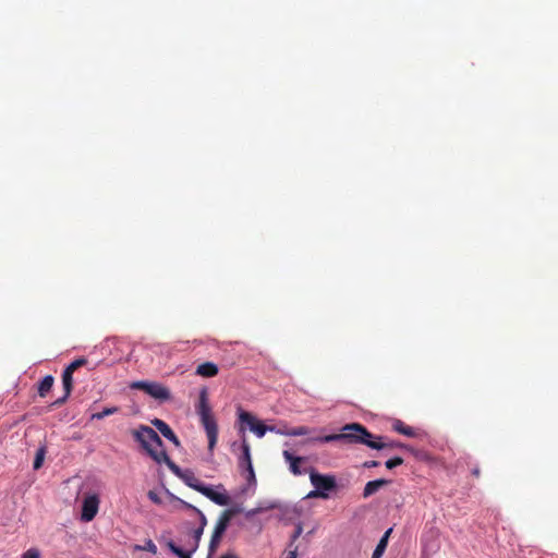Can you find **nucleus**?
<instances>
[{
    "label": "nucleus",
    "mask_w": 558,
    "mask_h": 558,
    "mask_svg": "<svg viewBox=\"0 0 558 558\" xmlns=\"http://www.w3.org/2000/svg\"><path fill=\"white\" fill-rule=\"evenodd\" d=\"M337 440H347L350 444H362L376 450L387 448H407L405 445L398 441H384L383 436H374L362 424L359 423H351L344 425L340 434L314 436L310 437L304 442H332Z\"/></svg>",
    "instance_id": "f257e3e1"
},
{
    "label": "nucleus",
    "mask_w": 558,
    "mask_h": 558,
    "mask_svg": "<svg viewBox=\"0 0 558 558\" xmlns=\"http://www.w3.org/2000/svg\"><path fill=\"white\" fill-rule=\"evenodd\" d=\"M167 466L171 470L173 474L181 478L185 485L201 493L215 504L219 506H227L230 502V498L227 494L217 493L210 486H207L204 483H202L192 470H182L172 460L169 461Z\"/></svg>",
    "instance_id": "f03ea898"
},
{
    "label": "nucleus",
    "mask_w": 558,
    "mask_h": 558,
    "mask_svg": "<svg viewBox=\"0 0 558 558\" xmlns=\"http://www.w3.org/2000/svg\"><path fill=\"white\" fill-rule=\"evenodd\" d=\"M133 437L141 444L148 456L157 463L168 464L171 460L163 449V442L159 435L149 426L141 425L132 432Z\"/></svg>",
    "instance_id": "7ed1b4c3"
},
{
    "label": "nucleus",
    "mask_w": 558,
    "mask_h": 558,
    "mask_svg": "<svg viewBox=\"0 0 558 558\" xmlns=\"http://www.w3.org/2000/svg\"><path fill=\"white\" fill-rule=\"evenodd\" d=\"M196 413L199 416L201 424L203 425L208 438V450L213 452L218 440V425L214 414L211 413L208 392L205 388L199 392Z\"/></svg>",
    "instance_id": "20e7f679"
},
{
    "label": "nucleus",
    "mask_w": 558,
    "mask_h": 558,
    "mask_svg": "<svg viewBox=\"0 0 558 558\" xmlns=\"http://www.w3.org/2000/svg\"><path fill=\"white\" fill-rule=\"evenodd\" d=\"M130 388L134 390H142L160 402H165L171 399L170 390L157 381L137 380L131 383Z\"/></svg>",
    "instance_id": "39448f33"
},
{
    "label": "nucleus",
    "mask_w": 558,
    "mask_h": 558,
    "mask_svg": "<svg viewBox=\"0 0 558 558\" xmlns=\"http://www.w3.org/2000/svg\"><path fill=\"white\" fill-rule=\"evenodd\" d=\"M242 453L239 457V468L241 469L243 475L250 484L256 483L255 472L253 469L252 458H251V447L250 444L243 439L241 444Z\"/></svg>",
    "instance_id": "423d86ee"
},
{
    "label": "nucleus",
    "mask_w": 558,
    "mask_h": 558,
    "mask_svg": "<svg viewBox=\"0 0 558 558\" xmlns=\"http://www.w3.org/2000/svg\"><path fill=\"white\" fill-rule=\"evenodd\" d=\"M310 480L312 485L323 495H329L328 492H332L337 487L336 477L333 475L320 474L312 471L310 473Z\"/></svg>",
    "instance_id": "0eeeda50"
},
{
    "label": "nucleus",
    "mask_w": 558,
    "mask_h": 558,
    "mask_svg": "<svg viewBox=\"0 0 558 558\" xmlns=\"http://www.w3.org/2000/svg\"><path fill=\"white\" fill-rule=\"evenodd\" d=\"M232 512L230 510H226L222 512L221 517L219 518L218 522L216 523L215 530L213 532L210 543H209V550L213 553L216 550L217 546L220 543V539L226 532L228 524L231 520Z\"/></svg>",
    "instance_id": "6e6552de"
},
{
    "label": "nucleus",
    "mask_w": 558,
    "mask_h": 558,
    "mask_svg": "<svg viewBox=\"0 0 558 558\" xmlns=\"http://www.w3.org/2000/svg\"><path fill=\"white\" fill-rule=\"evenodd\" d=\"M239 418L242 423L247 424L250 429L259 438L264 437L267 430H275V426H266L264 423L256 421L248 412L240 411Z\"/></svg>",
    "instance_id": "1a4fd4ad"
},
{
    "label": "nucleus",
    "mask_w": 558,
    "mask_h": 558,
    "mask_svg": "<svg viewBox=\"0 0 558 558\" xmlns=\"http://www.w3.org/2000/svg\"><path fill=\"white\" fill-rule=\"evenodd\" d=\"M99 508V498L96 495H89L85 497L82 505V514L81 518L85 522L92 521Z\"/></svg>",
    "instance_id": "9d476101"
},
{
    "label": "nucleus",
    "mask_w": 558,
    "mask_h": 558,
    "mask_svg": "<svg viewBox=\"0 0 558 558\" xmlns=\"http://www.w3.org/2000/svg\"><path fill=\"white\" fill-rule=\"evenodd\" d=\"M151 423L160 432V434L170 440L175 447L179 448L181 446L179 438L166 422L159 418H155Z\"/></svg>",
    "instance_id": "9b49d317"
},
{
    "label": "nucleus",
    "mask_w": 558,
    "mask_h": 558,
    "mask_svg": "<svg viewBox=\"0 0 558 558\" xmlns=\"http://www.w3.org/2000/svg\"><path fill=\"white\" fill-rule=\"evenodd\" d=\"M282 456H283L286 462L289 463V469H290L291 473L293 475H301L302 470L300 468V464L302 462H304L305 459L303 457H295L289 450H284L282 452Z\"/></svg>",
    "instance_id": "f8f14e48"
},
{
    "label": "nucleus",
    "mask_w": 558,
    "mask_h": 558,
    "mask_svg": "<svg viewBox=\"0 0 558 558\" xmlns=\"http://www.w3.org/2000/svg\"><path fill=\"white\" fill-rule=\"evenodd\" d=\"M390 484V481L389 480H384V478H379V480H375V481H369L366 483L365 487H364V490H363V497L364 498H368L371 497L372 495L376 494L380 488L387 486Z\"/></svg>",
    "instance_id": "ddd939ff"
},
{
    "label": "nucleus",
    "mask_w": 558,
    "mask_h": 558,
    "mask_svg": "<svg viewBox=\"0 0 558 558\" xmlns=\"http://www.w3.org/2000/svg\"><path fill=\"white\" fill-rule=\"evenodd\" d=\"M218 372H219L218 366L213 362L202 363L196 367V371H195L196 375L205 377V378L215 377L216 375H218Z\"/></svg>",
    "instance_id": "4468645a"
},
{
    "label": "nucleus",
    "mask_w": 558,
    "mask_h": 558,
    "mask_svg": "<svg viewBox=\"0 0 558 558\" xmlns=\"http://www.w3.org/2000/svg\"><path fill=\"white\" fill-rule=\"evenodd\" d=\"M204 529L197 527L192 532V539L186 544L185 553H190L191 555L195 553L199 546V542L203 535Z\"/></svg>",
    "instance_id": "2eb2a0df"
},
{
    "label": "nucleus",
    "mask_w": 558,
    "mask_h": 558,
    "mask_svg": "<svg viewBox=\"0 0 558 558\" xmlns=\"http://www.w3.org/2000/svg\"><path fill=\"white\" fill-rule=\"evenodd\" d=\"M392 532V529H388L384 535L381 536V538L379 539L375 550L373 551V555H372V558H381L386 548H387V545H388V539H389V536Z\"/></svg>",
    "instance_id": "dca6fc26"
},
{
    "label": "nucleus",
    "mask_w": 558,
    "mask_h": 558,
    "mask_svg": "<svg viewBox=\"0 0 558 558\" xmlns=\"http://www.w3.org/2000/svg\"><path fill=\"white\" fill-rule=\"evenodd\" d=\"M54 378L51 375L45 376L38 385V395L44 398L51 390Z\"/></svg>",
    "instance_id": "f3484780"
},
{
    "label": "nucleus",
    "mask_w": 558,
    "mask_h": 558,
    "mask_svg": "<svg viewBox=\"0 0 558 558\" xmlns=\"http://www.w3.org/2000/svg\"><path fill=\"white\" fill-rule=\"evenodd\" d=\"M393 429L402 435H405V436H409V437H414L415 436V432L414 429L409 426V425H405L403 422H401L400 420H397L393 424Z\"/></svg>",
    "instance_id": "a211bd4d"
},
{
    "label": "nucleus",
    "mask_w": 558,
    "mask_h": 558,
    "mask_svg": "<svg viewBox=\"0 0 558 558\" xmlns=\"http://www.w3.org/2000/svg\"><path fill=\"white\" fill-rule=\"evenodd\" d=\"M62 385L63 390L66 392V395H71L73 389V374L68 372L66 369L62 373Z\"/></svg>",
    "instance_id": "6ab92c4d"
},
{
    "label": "nucleus",
    "mask_w": 558,
    "mask_h": 558,
    "mask_svg": "<svg viewBox=\"0 0 558 558\" xmlns=\"http://www.w3.org/2000/svg\"><path fill=\"white\" fill-rule=\"evenodd\" d=\"M119 411L118 407L105 408L101 412L92 414L90 420H102L106 416L116 414Z\"/></svg>",
    "instance_id": "aec40b11"
},
{
    "label": "nucleus",
    "mask_w": 558,
    "mask_h": 558,
    "mask_svg": "<svg viewBox=\"0 0 558 558\" xmlns=\"http://www.w3.org/2000/svg\"><path fill=\"white\" fill-rule=\"evenodd\" d=\"M167 547L171 550V553H173L179 558H191L192 556L190 553H185L184 549L177 546L172 541H169L167 543Z\"/></svg>",
    "instance_id": "412c9836"
},
{
    "label": "nucleus",
    "mask_w": 558,
    "mask_h": 558,
    "mask_svg": "<svg viewBox=\"0 0 558 558\" xmlns=\"http://www.w3.org/2000/svg\"><path fill=\"white\" fill-rule=\"evenodd\" d=\"M86 364H87V359L80 357V359L74 360L72 363H70L64 369H66L68 372L73 374L76 369H78L80 367H82Z\"/></svg>",
    "instance_id": "4be33fe9"
},
{
    "label": "nucleus",
    "mask_w": 558,
    "mask_h": 558,
    "mask_svg": "<svg viewBox=\"0 0 558 558\" xmlns=\"http://www.w3.org/2000/svg\"><path fill=\"white\" fill-rule=\"evenodd\" d=\"M86 364H87V359L80 357V359L74 360L72 363H70L64 369H66L68 372L73 374L76 369H78L80 367H82Z\"/></svg>",
    "instance_id": "5701e85b"
},
{
    "label": "nucleus",
    "mask_w": 558,
    "mask_h": 558,
    "mask_svg": "<svg viewBox=\"0 0 558 558\" xmlns=\"http://www.w3.org/2000/svg\"><path fill=\"white\" fill-rule=\"evenodd\" d=\"M313 429L307 426H298L291 427V430L288 434H290V436H305L311 435Z\"/></svg>",
    "instance_id": "b1692460"
},
{
    "label": "nucleus",
    "mask_w": 558,
    "mask_h": 558,
    "mask_svg": "<svg viewBox=\"0 0 558 558\" xmlns=\"http://www.w3.org/2000/svg\"><path fill=\"white\" fill-rule=\"evenodd\" d=\"M44 457H45V449L40 448L37 451L35 460H34L33 466H34L35 470H38L43 465Z\"/></svg>",
    "instance_id": "393cba45"
},
{
    "label": "nucleus",
    "mask_w": 558,
    "mask_h": 558,
    "mask_svg": "<svg viewBox=\"0 0 558 558\" xmlns=\"http://www.w3.org/2000/svg\"><path fill=\"white\" fill-rule=\"evenodd\" d=\"M40 550L36 547H32L24 551L21 556V558H40Z\"/></svg>",
    "instance_id": "a878e982"
},
{
    "label": "nucleus",
    "mask_w": 558,
    "mask_h": 558,
    "mask_svg": "<svg viewBox=\"0 0 558 558\" xmlns=\"http://www.w3.org/2000/svg\"><path fill=\"white\" fill-rule=\"evenodd\" d=\"M402 463H403V459L400 458V457H396V458L387 460L385 464H386L387 469L391 470V469H393L396 466L401 465Z\"/></svg>",
    "instance_id": "bb28decb"
},
{
    "label": "nucleus",
    "mask_w": 558,
    "mask_h": 558,
    "mask_svg": "<svg viewBox=\"0 0 558 558\" xmlns=\"http://www.w3.org/2000/svg\"><path fill=\"white\" fill-rule=\"evenodd\" d=\"M307 498H323L327 499L329 498V495H323L318 489H314L307 494Z\"/></svg>",
    "instance_id": "cd10ccee"
},
{
    "label": "nucleus",
    "mask_w": 558,
    "mask_h": 558,
    "mask_svg": "<svg viewBox=\"0 0 558 558\" xmlns=\"http://www.w3.org/2000/svg\"><path fill=\"white\" fill-rule=\"evenodd\" d=\"M148 498L156 505H161V498L158 496V494L154 490H149L147 494Z\"/></svg>",
    "instance_id": "c85d7f7f"
},
{
    "label": "nucleus",
    "mask_w": 558,
    "mask_h": 558,
    "mask_svg": "<svg viewBox=\"0 0 558 558\" xmlns=\"http://www.w3.org/2000/svg\"><path fill=\"white\" fill-rule=\"evenodd\" d=\"M170 496H171V498H173L177 501H179L185 509L192 510L194 512H195V509H197L195 506H193V505H191V504H189V502H186V501H184V500H182V499H180L178 497H174L173 495H170Z\"/></svg>",
    "instance_id": "c756f323"
},
{
    "label": "nucleus",
    "mask_w": 558,
    "mask_h": 558,
    "mask_svg": "<svg viewBox=\"0 0 558 558\" xmlns=\"http://www.w3.org/2000/svg\"><path fill=\"white\" fill-rule=\"evenodd\" d=\"M195 513H197L199 517V526L198 527L205 529V526L207 524V519H206L205 514L199 509H195Z\"/></svg>",
    "instance_id": "7c9ffc66"
},
{
    "label": "nucleus",
    "mask_w": 558,
    "mask_h": 558,
    "mask_svg": "<svg viewBox=\"0 0 558 558\" xmlns=\"http://www.w3.org/2000/svg\"><path fill=\"white\" fill-rule=\"evenodd\" d=\"M145 549L154 555L157 553V546L151 539L146 543Z\"/></svg>",
    "instance_id": "2f4dec72"
},
{
    "label": "nucleus",
    "mask_w": 558,
    "mask_h": 558,
    "mask_svg": "<svg viewBox=\"0 0 558 558\" xmlns=\"http://www.w3.org/2000/svg\"><path fill=\"white\" fill-rule=\"evenodd\" d=\"M69 397H70V395H66V392L64 391V395L61 398L57 399L51 405L60 407L63 403H65V401L68 400Z\"/></svg>",
    "instance_id": "473e14b6"
},
{
    "label": "nucleus",
    "mask_w": 558,
    "mask_h": 558,
    "mask_svg": "<svg viewBox=\"0 0 558 558\" xmlns=\"http://www.w3.org/2000/svg\"><path fill=\"white\" fill-rule=\"evenodd\" d=\"M301 533H302V526L298 525L295 531H294V533L291 536V544H290V546L299 538Z\"/></svg>",
    "instance_id": "72a5a7b5"
},
{
    "label": "nucleus",
    "mask_w": 558,
    "mask_h": 558,
    "mask_svg": "<svg viewBox=\"0 0 558 558\" xmlns=\"http://www.w3.org/2000/svg\"><path fill=\"white\" fill-rule=\"evenodd\" d=\"M290 430H291L290 427L283 426L282 428H278V429L275 427L274 432H276L277 434L283 435V436H290V434H288Z\"/></svg>",
    "instance_id": "f704fd0d"
},
{
    "label": "nucleus",
    "mask_w": 558,
    "mask_h": 558,
    "mask_svg": "<svg viewBox=\"0 0 558 558\" xmlns=\"http://www.w3.org/2000/svg\"><path fill=\"white\" fill-rule=\"evenodd\" d=\"M378 465H379V462L375 461V460L365 461L364 464H363V466L367 468V469L375 468V466H378Z\"/></svg>",
    "instance_id": "c9c22d12"
},
{
    "label": "nucleus",
    "mask_w": 558,
    "mask_h": 558,
    "mask_svg": "<svg viewBox=\"0 0 558 558\" xmlns=\"http://www.w3.org/2000/svg\"><path fill=\"white\" fill-rule=\"evenodd\" d=\"M471 473H472V475H473V476H475V477H480V475H481V470H480V468H478V466H475V468H473V469H472Z\"/></svg>",
    "instance_id": "e433bc0d"
},
{
    "label": "nucleus",
    "mask_w": 558,
    "mask_h": 558,
    "mask_svg": "<svg viewBox=\"0 0 558 558\" xmlns=\"http://www.w3.org/2000/svg\"><path fill=\"white\" fill-rule=\"evenodd\" d=\"M296 556H298V549H296V548H294V549H292V550H290V551H289V554H288V557H287V558H296Z\"/></svg>",
    "instance_id": "4c0bfd02"
},
{
    "label": "nucleus",
    "mask_w": 558,
    "mask_h": 558,
    "mask_svg": "<svg viewBox=\"0 0 558 558\" xmlns=\"http://www.w3.org/2000/svg\"><path fill=\"white\" fill-rule=\"evenodd\" d=\"M220 558H238V557L234 554H226V555H222Z\"/></svg>",
    "instance_id": "58836bf2"
}]
</instances>
